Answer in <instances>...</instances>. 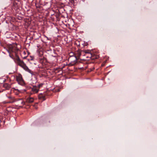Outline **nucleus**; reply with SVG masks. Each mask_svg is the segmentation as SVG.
<instances>
[{
  "instance_id": "1",
  "label": "nucleus",
  "mask_w": 157,
  "mask_h": 157,
  "mask_svg": "<svg viewBox=\"0 0 157 157\" xmlns=\"http://www.w3.org/2000/svg\"><path fill=\"white\" fill-rule=\"evenodd\" d=\"M13 59L17 64L21 67L26 71L32 73L31 71L28 68L23 61L21 60L18 56H16Z\"/></svg>"
},
{
  "instance_id": "2",
  "label": "nucleus",
  "mask_w": 157,
  "mask_h": 157,
  "mask_svg": "<svg viewBox=\"0 0 157 157\" xmlns=\"http://www.w3.org/2000/svg\"><path fill=\"white\" fill-rule=\"evenodd\" d=\"M78 59L75 56H71L68 59V61L70 62V64L71 66L75 65L77 63Z\"/></svg>"
},
{
  "instance_id": "3",
  "label": "nucleus",
  "mask_w": 157,
  "mask_h": 157,
  "mask_svg": "<svg viewBox=\"0 0 157 157\" xmlns=\"http://www.w3.org/2000/svg\"><path fill=\"white\" fill-rule=\"evenodd\" d=\"M15 105L19 107H22L25 104V102L21 99H15Z\"/></svg>"
},
{
  "instance_id": "4",
  "label": "nucleus",
  "mask_w": 157,
  "mask_h": 157,
  "mask_svg": "<svg viewBox=\"0 0 157 157\" xmlns=\"http://www.w3.org/2000/svg\"><path fill=\"white\" fill-rule=\"evenodd\" d=\"M16 80L19 84L22 85L24 84V82L21 74H19L16 76Z\"/></svg>"
},
{
  "instance_id": "5",
  "label": "nucleus",
  "mask_w": 157,
  "mask_h": 157,
  "mask_svg": "<svg viewBox=\"0 0 157 157\" xmlns=\"http://www.w3.org/2000/svg\"><path fill=\"white\" fill-rule=\"evenodd\" d=\"M6 96L8 100V101L6 102L5 103H13L15 101L16 99L13 96L11 95H6Z\"/></svg>"
},
{
  "instance_id": "6",
  "label": "nucleus",
  "mask_w": 157,
  "mask_h": 157,
  "mask_svg": "<svg viewBox=\"0 0 157 157\" xmlns=\"http://www.w3.org/2000/svg\"><path fill=\"white\" fill-rule=\"evenodd\" d=\"M84 53L83 52L81 51L80 50L75 52V56L78 59L81 55H83Z\"/></svg>"
},
{
  "instance_id": "7",
  "label": "nucleus",
  "mask_w": 157,
  "mask_h": 157,
  "mask_svg": "<svg viewBox=\"0 0 157 157\" xmlns=\"http://www.w3.org/2000/svg\"><path fill=\"white\" fill-rule=\"evenodd\" d=\"M18 2H17L16 1H14L13 3L12 9L15 10H17L18 9Z\"/></svg>"
},
{
  "instance_id": "8",
  "label": "nucleus",
  "mask_w": 157,
  "mask_h": 157,
  "mask_svg": "<svg viewBox=\"0 0 157 157\" xmlns=\"http://www.w3.org/2000/svg\"><path fill=\"white\" fill-rule=\"evenodd\" d=\"M39 90V89L37 87V86H33V87L31 89V94H35L38 92Z\"/></svg>"
},
{
  "instance_id": "9",
  "label": "nucleus",
  "mask_w": 157,
  "mask_h": 157,
  "mask_svg": "<svg viewBox=\"0 0 157 157\" xmlns=\"http://www.w3.org/2000/svg\"><path fill=\"white\" fill-rule=\"evenodd\" d=\"M38 98L42 101L45 100V95L42 94H40L38 95Z\"/></svg>"
},
{
  "instance_id": "10",
  "label": "nucleus",
  "mask_w": 157,
  "mask_h": 157,
  "mask_svg": "<svg viewBox=\"0 0 157 157\" xmlns=\"http://www.w3.org/2000/svg\"><path fill=\"white\" fill-rule=\"evenodd\" d=\"M84 56L87 58H91L92 56V54L88 52H86Z\"/></svg>"
},
{
  "instance_id": "11",
  "label": "nucleus",
  "mask_w": 157,
  "mask_h": 157,
  "mask_svg": "<svg viewBox=\"0 0 157 157\" xmlns=\"http://www.w3.org/2000/svg\"><path fill=\"white\" fill-rule=\"evenodd\" d=\"M34 101V98L32 97H28L26 99V101L28 103H32Z\"/></svg>"
},
{
  "instance_id": "12",
  "label": "nucleus",
  "mask_w": 157,
  "mask_h": 157,
  "mask_svg": "<svg viewBox=\"0 0 157 157\" xmlns=\"http://www.w3.org/2000/svg\"><path fill=\"white\" fill-rule=\"evenodd\" d=\"M3 87L6 89H9L11 87V86L10 84L6 83L3 85Z\"/></svg>"
},
{
  "instance_id": "13",
  "label": "nucleus",
  "mask_w": 157,
  "mask_h": 157,
  "mask_svg": "<svg viewBox=\"0 0 157 157\" xmlns=\"http://www.w3.org/2000/svg\"><path fill=\"white\" fill-rule=\"evenodd\" d=\"M43 85V83H41L40 84H39L38 85L37 87L39 89V88H40V87L42 86Z\"/></svg>"
},
{
  "instance_id": "14",
  "label": "nucleus",
  "mask_w": 157,
  "mask_h": 157,
  "mask_svg": "<svg viewBox=\"0 0 157 157\" xmlns=\"http://www.w3.org/2000/svg\"><path fill=\"white\" fill-rule=\"evenodd\" d=\"M70 57H71V56H75V54H74L73 52L70 53Z\"/></svg>"
},
{
  "instance_id": "15",
  "label": "nucleus",
  "mask_w": 157,
  "mask_h": 157,
  "mask_svg": "<svg viewBox=\"0 0 157 157\" xmlns=\"http://www.w3.org/2000/svg\"><path fill=\"white\" fill-rule=\"evenodd\" d=\"M34 58L33 57H31V59H30V60H33Z\"/></svg>"
},
{
  "instance_id": "16",
  "label": "nucleus",
  "mask_w": 157,
  "mask_h": 157,
  "mask_svg": "<svg viewBox=\"0 0 157 157\" xmlns=\"http://www.w3.org/2000/svg\"><path fill=\"white\" fill-rule=\"evenodd\" d=\"M16 90H17V91H19V90H18V89H16Z\"/></svg>"
},
{
  "instance_id": "17",
  "label": "nucleus",
  "mask_w": 157,
  "mask_h": 157,
  "mask_svg": "<svg viewBox=\"0 0 157 157\" xmlns=\"http://www.w3.org/2000/svg\"><path fill=\"white\" fill-rule=\"evenodd\" d=\"M45 36V37H46V38H47V39H48V37H47V36Z\"/></svg>"
},
{
  "instance_id": "18",
  "label": "nucleus",
  "mask_w": 157,
  "mask_h": 157,
  "mask_svg": "<svg viewBox=\"0 0 157 157\" xmlns=\"http://www.w3.org/2000/svg\"><path fill=\"white\" fill-rule=\"evenodd\" d=\"M10 57H11V58H12V57H11V56H10Z\"/></svg>"
}]
</instances>
